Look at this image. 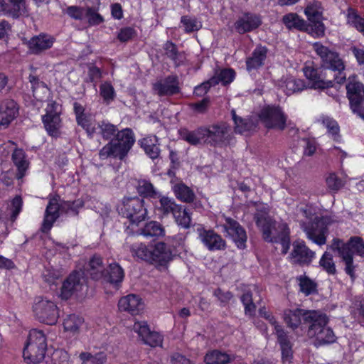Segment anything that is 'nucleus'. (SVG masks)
I'll return each instance as SVG.
<instances>
[{
	"label": "nucleus",
	"mask_w": 364,
	"mask_h": 364,
	"mask_svg": "<svg viewBox=\"0 0 364 364\" xmlns=\"http://www.w3.org/2000/svg\"><path fill=\"white\" fill-rule=\"evenodd\" d=\"M222 218L224 220L222 225L224 232L234 241L238 248L244 249L247 241L245 229L234 219L225 215H223Z\"/></svg>",
	"instance_id": "obj_14"
},
{
	"label": "nucleus",
	"mask_w": 364,
	"mask_h": 364,
	"mask_svg": "<svg viewBox=\"0 0 364 364\" xmlns=\"http://www.w3.org/2000/svg\"><path fill=\"white\" fill-rule=\"evenodd\" d=\"M241 301L245 306V314L250 316L254 314L256 306L252 301V294L249 291L244 293L241 296Z\"/></svg>",
	"instance_id": "obj_64"
},
{
	"label": "nucleus",
	"mask_w": 364,
	"mask_h": 364,
	"mask_svg": "<svg viewBox=\"0 0 364 364\" xmlns=\"http://www.w3.org/2000/svg\"><path fill=\"white\" fill-rule=\"evenodd\" d=\"M291 259L294 263L309 265L315 257V252L311 250L304 241L297 240L293 242Z\"/></svg>",
	"instance_id": "obj_18"
},
{
	"label": "nucleus",
	"mask_w": 364,
	"mask_h": 364,
	"mask_svg": "<svg viewBox=\"0 0 364 364\" xmlns=\"http://www.w3.org/2000/svg\"><path fill=\"white\" fill-rule=\"evenodd\" d=\"M77 124L82 127L91 136L97 132V126L92 114L85 112V108L77 102L73 105Z\"/></svg>",
	"instance_id": "obj_20"
},
{
	"label": "nucleus",
	"mask_w": 364,
	"mask_h": 364,
	"mask_svg": "<svg viewBox=\"0 0 364 364\" xmlns=\"http://www.w3.org/2000/svg\"><path fill=\"white\" fill-rule=\"evenodd\" d=\"M18 108L13 100H5L0 105V129H4L17 117Z\"/></svg>",
	"instance_id": "obj_22"
},
{
	"label": "nucleus",
	"mask_w": 364,
	"mask_h": 364,
	"mask_svg": "<svg viewBox=\"0 0 364 364\" xmlns=\"http://www.w3.org/2000/svg\"><path fill=\"white\" fill-rule=\"evenodd\" d=\"M23 201L19 196H16L11 202V204L7 205V209L9 213H2L0 210V220L4 221L10 215L12 220H15L21 210Z\"/></svg>",
	"instance_id": "obj_41"
},
{
	"label": "nucleus",
	"mask_w": 364,
	"mask_h": 364,
	"mask_svg": "<svg viewBox=\"0 0 364 364\" xmlns=\"http://www.w3.org/2000/svg\"><path fill=\"white\" fill-rule=\"evenodd\" d=\"M283 23L288 28H296L304 30L306 27V22L296 14L290 13L283 16Z\"/></svg>",
	"instance_id": "obj_49"
},
{
	"label": "nucleus",
	"mask_w": 364,
	"mask_h": 364,
	"mask_svg": "<svg viewBox=\"0 0 364 364\" xmlns=\"http://www.w3.org/2000/svg\"><path fill=\"white\" fill-rule=\"evenodd\" d=\"M318 122L327 129V132L334 140H338L340 138V127L338 122L332 117L326 115H321L318 119Z\"/></svg>",
	"instance_id": "obj_43"
},
{
	"label": "nucleus",
	"mask_w": 364,
	"mask_h": 364,
	"mask_svg": "<svg viewBox=\"0 0 364 364\" xmlns=\"http://www.w3.org/2000/svg\"><path fill=\"white\" fill-rule=\"evenodd\" d=\"M304 13L309 21L318 22L322 14L321 4L318 1L310 3L305 9Z\"/></svg>",
	"instance_id": "obj_55"
},
{
	"label": "nucleus",
	"mask_w": 364,
	"mask_h": 364,
	"mask_svg": "<svg viewBox=\"0 0 364 364\" xmlns=\"http://www.w3.org/2000/svg\"><path fill=\"white\" fill-rule=\"evenodd\" d=\"M176 223L183 228H188L191 225V218L190 213L179 205L178 212L173 215Z\"/></svg>",
	"instance_id": "obj_56"
},
{
	"label": "nucleus",
	"mask_w": 364,
	"mask_h": 364,
	"mask_svg": "<svg viewBox=\"0 0 364 364\" xmlns=\"http://www.w3.org/2000/svg\"><path fill=\"white\" fill-rule=\"evenodd\" d=\"M137 189L139 193L144 197L157 198L160 195L156 191L153 185L147 181H142L139 183Z\"/></svg>",
	"instance_id": "obj_59"
},
{
	"label": "nucleus",
	"mask_w": 364,
	"mask_h": 364,
	"mask_svg": "<svg viewBox=\"0 0 364 364\" xmlns=\"http://www.w3.org/2000/svg\"><path fill=\"white\" fill-rule=\"evenodd\" d=\"M121 212L124 217L129 218L132 223H138L144 220L147 214L144 200L139 197L124 198Z\"/></svg>",
	"instance_id": "obj_10"
},
{
	"label": "nucleus",
	"mask_w": 364,
	"mask_h": 364,
	"mask_svg": "<svg viewBox=\"0 0 364 364\" xmlns=\"http://www.w3.org/2000/svg\"><path fill=\"white\" fill-rule=\"evenodd\" d=\"M197 232L199 240L208 250L216 251L225 249V241L214 230L198 228Z\"/></svg>",
	"instance_id": "obj_16"
},
{
	"label": "nucleus",
	"mask_w": 364,
	"mask_h": 364,
	"mask_svg": "<svg viewBox=\"0 0 364 364\" xmlns=\"http://www.w3.org/2000/svg\"><path fill=\"white\" fill-rule=\"evenodd\" d=\"M176 197L186 203L192 202L194 200L195 194L193 191L184 183H177L173 187Z\"/></svg>",
	"instance_id": "obj_47"
},
{
	"label": "nucleus",
	"mask_w": 364,
	"mask_h": 364,
	"mask_svg": "<svg viewBox=\"0 0 364 364\" xmlns=\"http://www.w3.org/2000/svg\"><path fill=\"white\" fill-rule=\"evenodd\" d=\"M232 360V355L218 350L209 351L204 358L207 364H227Z\"/></svg>",
	"instance_id": "obj_40"
},
{
	"label": "nucleus",
	"mask_w": 364,
	"mask_h": 364,
	"mask_svg": "<svg viewBox=\"0 0 364 364\" xmlns=\"http://www.w3.org/2000/svg\"><path fill=\"white\" fill-rule=\"evenodd\" d=\"M332 249L337 250L345 264V272L353 279L355 278V265L353 264V252L364 257V242L359 237H350L347 243L338 239L333 240Z\"/></svg>",
	"instance_id": "obj_2"
},
{
	"label": "nucleus",
	"mask_w": 364,
	"mask_h": 364,
	"mask_svg": "<svg viewBox=\"0 0 364 364\" xmlns=\"http://www.w3.org/2000/svg\"><path fill=\"white\" fill-rule=\"evenodd\" d=\"M124 278V271L122 268L117 263H112L109 269L105 272L102 279L110 283L121 282Z\"/></svg>",
	"instance_id": "obj_45"
},
{
	"label": "nucleus",
	"mask_w": 364,
	"mask_h": 364,
	"mask_svg": "<svg viewBox=\"0 0 364 364\" xmlns=\"http://www.w3.org/2000/svg\"><path fill=\"white\" fill-rule=\"evenodd\" d=\"M319 266L328 274L334 275L336 273V264L331 253L325 252L319 260Z\"/></svg>",
	"instance_id": "obj_53"
},
{
	"label": "nucleus",
	"mask_w": 364,
	"mask_h": 364,
	"mask_svg": "<svg viewBox=\"0 0 364 364\" xmlns=\"http://www.w3.org/2000/svg\"><path fill=\"white\" fill-rule=\"evenodd\" d=\"M257 225L262 232L264 240L271 242H280L282 253L286 254L289 248V238L284 227H282V233L277 235L275 223L264 213H257L255 217Z\"/></svg>",
	"instance_id": "obj_6"
},
{
	"label": "nucleus",
	"mask_w": 364,
	"mask_h": 364,
	"mask_svg": "<svg viewBox=\"0 0 364 364\" xmlns=\"http://www.w3.org/2000/svg\"><path fill=\"white\" fill-rule=\"evenodd\" d=\"M140 234L146 237H162L165 236L164 227L157 221L146 223L141 229Z\"/></svg>",
	"instance_id": "obj_36"
},
{
	"label": "nucleus",
	"mask_w": 364,
	"mask_h": 364,
	"mask_svg": "<svg viewBox=\"0 0 364 364\" xmlns=\"http://www.w3.org/2000/svg\"><path fill=\"white\" fill-rule=\"evenodd\" d=\"M46 347L43 332L37 329L31 330L23 351L24 360L31 364L40 363L44 358Z\"/></svg>",
	"instance_id": "obj_5"
},
{
	"label": "nucleus",
	"mask_w": 364,
	"mask_h": 364,
	"mask_svg": "<svg viewBox=\"0 0 364 364\" xmlns=\"http://www.w3.org/2000/svg\"><path fill=\"white\" fill-rule=\"evenodd\" d=\"M135 141L134 134L130 129L117 132L115 137L106 144L99 153L101 159L108 157L123 159Z\"/></svg>",
	"instance_id": "obj_3"
},
{
	"label": "nucleus",
	"mask_w": 364,
	"mask_h": 364,
	"mask_svg": "<svg viewBox=\"0 0 364 364\" xmlns=\"http://www.w3.org/2000/svg\"><path fill=\"white\" fill-rule=\"evenodd\" d=\"M54 42L53 37L46 34H40L31 38L28 46L31 53L38 54L51 48Z\"/></svg>",
	"instance_id": "obj_28"
},
{
	"label": "nucleus",
	"mask_w": 364,
	"mask_h": 364,
	"mask_svg": "<svg viewBox=\"0 0 364 364\" xmlns=\"http://www.w3.org/2000/svg\"><path fill=\"white\" fill-rule=\"evenodd\" d=\"M259 118L264 126L268 129L283 130L286 127L287 117L279 107H263L259 114Z\"/></svg>",
	"instance_id": "obj_9"
},
{
	"label": "nucleus",
	"mask_w": 364,
	"mask_h": 364,
	"mask_svg": "<svg viewBox=\"0 0 364 364\" xmlns=\"http://www.w3.org/2000/svg\"><path fill=\"white\" fill-rule=\"evenodd\" d=\"M164 49L166 55L173 61L176 66L181 65L185 60L184 54L178 52L176 46L171 42H166Z\"/></svg>",
	"instance_id": "obj_50"
},
{
	"label": "nucleus",
	"mask_w": 364,
	"mask_h": 364,
	"mask_svg": "<svg viewBox=\"0 0 364 364\" xmlns=\"http://www.w3.org/2000/svg\"><path fill=\"white\" fill-rule=\"evenodd\" d=\"M141 148L151 159H157L160 154L159 139L156 136H149L139 141Z\"/></svg>",
	"instance_id": "obj_32"
},
{
	"label": "nucleus",
	"mask_w": 364,
	"mask_h": 364,
	"mask_svg": "<svg viewBox=\"0 0 364 364\" xmlns=\"http://www.w3.org/2000/svg\"><path fill=\"white\" fill-rule=\"evenodd\" d=\"M84 20L91 26H97L105 21L104 18L98 13L95 6L86 7Z\"/></svg>",
	"instance_id": "obj_54"
},
{
	"label": "nucleus",
	"mask_w": 364,
	"mask_h": 364,
	"mask_svg": "<svg viewBox=\"0 0 364 364\" xmlns=\"http://www.w3.org/2000/svg\"><path fill=\"white\" fill-rule=\"evenodd\" d=\"M46 112L42 117L44 127L49 135L57 137L60 135L61 127L58 104L55 102L48 103Z\"/></svg>",
	"instance_id": "obj_12"
},
{
	"label": "nucleus",
	"mask_w": 364,
	"mask_h": 364,
	"mask_svg": "<svg viewBox=\"0 0 364 364\" xmlns=\"http://www.w3.org/2000/svg\"><path fill=\"white\" fill-rule=\"evenodd\" d=\"M235 77V73L232 69L225 68L215 70L214 75L210 80L213 86L220 82L225 85L232 82Z\"/></svg>",
	"instance_id": "obj_39"
},
{
	"label": "nucleus",
	"mask_w": 364,
	"mask_h": 364,
	"mask_svg": "<svg viewBox=\"0 0 364 364\" xmlns=\"http://www.w3.org/2000/svg\"><path fill=\"white\" fill-rule=\"evenodd\" d=\"M99 129V132L105 139H109L113 136H115L117 133V127L106 122H102L97 126V130Z\"/></svg>",
	"instance_id": "obj_57"
},
{
	"label": "nucleus",
	"mask_w": 364,
	"mask_h": 364,
	"mask_svg": "<svg viewBox=\"0 0 364 364\" xmlns=\"http://www.w3.org/2000/svg\"><path fill=\"white\" fill-rule=\"evenodd\" d=\"M280 86L288 95L296 92H300L305 87L304 82L302 80L296 79L293 77H287L282 82Z\"/></svg>",
	"instance_id": "obj_44"
},
{
	"label": "nucleus",
	"mask_w": 364,
	"mask_h": 364,
	"mask_svg": "<svg viewBox=\"0 0 364 364\" xmlns=\"http://www.w3.org/2000/svg\"><path fill=\"white\" fill-rule=\"evenodd\" d=\"M205 143L212 146H222L230 139V128L225 123H218L203 127Z\"/></svg>",
	"instance_id": "obj_11"
},
{
	"label": "nucleus",
	"mask_w": 364,
	"mask_h": 364,
	"mask_svg": "<svg viewBox=\"0 0 364 364\" xmlns=\"http://www.w3.org/2000/svg\"><path fill=\"white\" fill-rule=\"evenodd\" d=\"M277 331V340L282 350V363L283 364H291L293 355L292 345L286 333H282L280 330H278Z\"/></svg>",
	"instance_id": "obj_33"
},
{
	"label": "nucleus",
	"mask_w": 364,
	"mask_h": 364,
	"mask_svg": "<svg viewBox=\"0 0 364 364\" xmlns=\"http://www.w3.org/2000/svg\"><path fill=\"white\" fill-rule=\"evenodd\" d=\"M157 198L159 200L155 204L156 209L164 216L169 214L173 215L178 212L180 205L176 204L174 199L161 195Z\"/></svg>",
	"instance_id": "obj_31"
},
{
	"label": "nucleus",
	"mask_w": 364,
	"mask_h": 364,
	"mask_svg": "<svg viewBox=\"0 0 364 364\" xmlns=\"http://www.w3.org/2000/svg\"><path fill=\"white\" fill-rule=\"evenodd\" d=\"M296 214L298 218L301 220V225L302 222L311 223L316 218L314 217V210L312 206L309 205H301L298 206L296 209Z\"/></svg>",
	"instance_id": "obj_51"
},
{
	"label": "nucleus",
	"mask_w": 364,
	"mask_h": 364,
	"mask_svg": "<svg viewBox=\"0 0 364 364\" xmlns=\"http://www.w3.org/2000/svg\"><path fill=\"white\" fill-rule=\"evenodd\" d=\"M83 322V318L78 315H68L63 321L64 330L73 335L78 333Z\"/></svg>",
	"instance_id": "obj_42"
},
{
	"label": "nucleus",
	"mask_w": 364,
	"mask_h": 364,
	"mask_svg": "<svg viewBox=\"0 0 364 364\" xmlns=\"http://www.w3.org/2000/svg\"><path fill=\"white\" fill-rule=\"evenodd\" d=\"M330 223L331 218L328 216L316 217L311 223L302 222L301 228L308 239L318 245H323L326 242L327 226Z\"/></svg>",
	"instance_id": "obj_8"
},
{
	"label": "nucleus",
	"mask_w": 364,
	"mask_h": 364,
	"mask_svg": "<svg viewBox=\"0 0 364 364\" xmlns=\"http://www.w3.org/2000/svg\"><path fill=\"white\" fill-rule=\"evenodd\" d=\"M154 89L159 95H172L179 92L178 81L176 76H168L166 79L154 85Z\"/></svg>",
	"instance_id": "obj_27"
},
{
	"label": "nucleus",
	"mask_w": 364,
	"mask_h": 364,
	"mask_svg": "<svg viewBox=\"0 0 364 364\" xmlns=\"http://www.w3.org/2000/svg\"><path fill=\"white\" fill-rule=\"evenodd\" d=\"M313 49L319 59L320 69L328 74V78L343 83L346 78V65L339 53L318 42L313 44Z\"/></svg>",
	"instance_id": "obj_1"
},
{
	"label": "nucleus",
	"mask_w": 364,
	"mask_h": 364,
	"mask_svg": "<svg viewBox=\"0 0 364 364\" xmlns=\"http://www.w3.org/2000/svg\"><path fill=\"white\" fill-rule=\"evenodd\" d=\"M316 311H305L300 309H286L284 311V320L287 326L291 328H297L301 323V320L311 325V322L306 319L308 314Z\"/></svg>",
	"instance_id": "obj_26"
},
{
	"label": "nucleus",
	"mask_w": 364,
	"mask_h": 364,
	"mask_svg": "<svg viewBox=\"0 0 364 364\" xmlns=\"http://www.w3.org/2000/svg\"><path fill=\"white\" fill-rule=\"evenodd\" d=\"M59 200L60 198L57 196L50 198L48 202L41 228L43 232H47L51 229L53 223L61 213Z\"/></svg>",
	"instance_id": "obj_23"
},
{
	"label": "nucleus",
	"mask_w": 364,
	"mask_h": 364,
	"mask_svg": "<svg viewBox=\"0 0 364 364\" xmlns=\"http://www.w3.org/2000/svg\"><path fill=\"white\" fill-rule=\"evenodd\" d=\"M100 94L105 101L109 102L115 97V92L113 86L107 82H105L100 86Z\"/></svg>",
	"instance_id": "obj_60"
},
{
	"label": "nucleus",
	"mask_w": 364,
	"mask_h": 364,
	"mask_svg": "<svg viewBox=\"0 0 364 364\" xmlns=\"http://www.w3.org/2000/svg\"><path fill=\"white\" fill-rule=\"evenodd\" d=\"M232 119L235 122V132L239 134H243L244 132L249 131L252 127V124L246 120L237 117L235 111L232 112Z\"/></svg>",
	"instance_id": "obj_58"
},
{
	"label": "nucleus",
	"mask_w": 364,
	"mask_h": 364,
	"mask_svg": "<svg viewBox=\"0 0 364 364\" xmlns=\"http://www.w3.org/2000/svg\"><path fill=\"white\" fill-rule=\"evenodd\" d=\"M267 49L263 46L257 47L246 60L247 69L250 71L257 69L264 65L267 58Z\"/></svg>",
	"instance_id": "obj_30"
},
{
	"label": "nucleus",
	"mask_w": 364,
	"mask_h": 364,
	"mask_svg": "<svg viewBox=\"0 0 364 364\" xmlns=\"http://www.w3.org/2000/svg\"><path fill=\"white\" fill-rule=\"evenodd\" d=\"M149 263L166 266L173 259V254L166 244L163 242H158L152 245Z\"/></svg>",
	"instance_id": "obj_19"
},
{
	"label": "nucleus",
	"mask_w": 364,
	"mask_h": 364,
	"mask_svg": "<svg viewBox=\"0 0 364 364\" xmlns=\"http://www.w3.org/2000/svg\"><path fill=\"white\" fill-rule=\"evenodd\" d=\"M32 311L35 318L48 325L55 324L59 318V310L54 301L44 296L35 298Z\"/></svg>",
	"instance_id": "obj_7"
},
{
	"label": "nucleus",
	"mask_w": 364,
	"mask_h": 364,
	"mask_svg": "<svg viewBox=\"0 0 364 364\" xmlns=\"http://www.w3.org/2000/svg\"><path fill=\"white\" fill-rule=\"evenodd\" d=\"M82 205V203L80 200H76L73 202L70 201H64L60 203V213H70L73 215H76L77 213V209Z\"/></svg>",
	"instance_id": "obj_62"
},
{
	"label": "nucleus",
	"mask_w": 364,
	"mask_h": 364,
	"mask_svg": "<svg viewBox=\"0 0 364 364\" xmlns=\"http://www.w3.org/2000/svg\"><path fill=\"white\" fill-rule=\"evenodd\" d=\"M262 21L259 16L253 14H245L240 16L235 23V31L243 34L258 28Z\"/></svg>",
	"instance_id": "obj_25"
},
{
	"label": "nucleus",
	"mask_w": 364,
	"mask_h": 364,
	"mask_svg": "<svg viewBox=\"0 0 364 364\" xmlns=\"http://www.w3.org/2000/svg\"><path fill=\"white\" fill-rule=\"evenodd\" d=\"M11 8L6 4V11H2L1 15L11 16L18 18L26 13L24 0H10Z\"/></svg>",
	"instance_id": "obj_48"
},
{
	"label": "nucleus",
	"mask_w": 364,
	"mask_h": 364,
	"mask_svg": "<svg viewBox=\"0 0 364 364\" xmlns=\"http://www.w3.org/2000/svg\"><path fill=\"white\" fill-rule=\"evenodd\" d=\"M85 284V279L82 276L81 271L70 274L63 284L60 294L62 299H68L73 294L82 291Z\"/></svg>",
	"instance_id": "obj_17"
},
{
	"label": "nucleus",
	"mask_w": 364,
	"mask_h": 364,
	"mask_svg": "<svg viewBox=\"0 0 364 364\" xmlns=\"http://www.w3.org/2000/svg\"><path fill=\"white\" fill-rule=\"evenodd\" d=\"M29 81L32 86L33 95L36 100L43 101L48 97L49 95V89L43 82L40 81L33 75L29 76Z\"/></svg>",
	"instance_id": "obj_38"
},
{
	"label": "nucleus",
	"mask_w": 364,
	"mask_h": 364,
	"mask_svg": "<svg viewBox=\"0 0 364 364\" xmlns=\"http://www.w3.org/2000/svg\"><path fill=\"white\" fill-rule=\"evenodd\" d=\"M152 245H146L143 242H135L130 247L132 255L142 261L149 262Z\"/></svg>",
	"instance_id": "obj_34"
},
{
	"label": "nucleus",
	"mask_w": 364,
	"mask_h": 364,
	"mask_svg": "<svg viewBox=\"0 0 364 364\" xmlns=\"http://www.w3.org/2000/svg\"><path fill=\"white\" fill-rule=\"evenodd\" d=\"M306 319L311 322L307 334L310 338H315L318 345L332 343L336 336L330 327L326 326L328 318L319 311L312 312L307 315Z\"/></svg>",
	"instance_id": "obj_4"
},
{
	"label": "nucleus",
	"mask_w": 364,
	"mask_h": 364,
	"mask_svg": "<svg viewBox=\"0 0 364 364\" xmlns=\"http://www.w3.org/2000/svg\"><path fill=\"white\" fill-rule=\"evenodd\" d=\"M180 135L183 140L187 141L191 145L200 144L205 143V133L203 127H199L193 131L183 129L180 131Z\"/></svg>",
	"instance_id": "obj_35"
},
{
	"label": "nucleus",
	"mask_w": 364,
	"mask_h": 364,
	"mask_svg": "<svg viewBox=\"0 0 364 364\" xmlns=\"http://www.w3.org/2000/svg\"><path fill=\"white\" fill-rule=\"evenodd\" d=\"M12 161L18 169V178H23L29 165V162L26 159L23 150L21 149H16L12 154Z\"/></svg>",
	"instance_id": "obj_37"
},
{
	"label": "nucleus",
	"mask_w": 364,
	"mask_h": 364,
	"mask_svg": "<svg viewBox=\"0 0 364 364\" xmlns=\"http://www.w3.org/2000/svg\"><path fill=\"white\" fill-rule=\"evenodd\" d=\"M303 70L304 75L311 81V87L314 89H323L333 86V80L328 78V74L324 73L321 69L319 73L317 69L309 66L305 67Z\"/></svg>",
	"instance_id": "obj_21"
},
{
	"label": "nucleus",
	"mask_w": 364,
	"mask_h": 364,
	"mask_svg": "<svg viewBox=\"0 0 364 364\" xmlns=\"http://www.w3.org/2000/svg\"><path fill=\"white\" fill-rule=\"evenodd\" d=\"M347 23L364 36V18L358 15L352 9L348 10Z\"/></svg>",
	"instance_id": "obj_52"
},
{
	"label": "nucleus",
	"mask_w": 364,
	"mask_h": 364,
	"mask_svg": "<svg viewBox=\"0 0 364 364\" xmlns=\"http://www.w3.org/2000/svg\"><path fill=\"white\" fill-rule=\"evenodd\" d=\"M181 22L186 32H193L201 28V23L196 18L190 16H185L181 17Z\"/></svg>",
	"instance_id": "obj_61"
},
{
	"label": "nucleus",
	"mask_w": 364,
	"mask_h": 364,
	"mask_svg": "<svg viewBox=\"0 0 364 364\" xmlns=\"http://www.w3.org/2000/svg\"><path fill=\"white\" fill-rule=\"evenodd\" d=\"M347 95L353 112L361 115L364 110V86L355 78H349L346 85Z\"/></svg>",
	"instance_id": "obj_13"
},
{
	"label": "nucleus",
	"mask_w": 364,
	"mask_h": 364,
	"mask_svg": "<svg viewBox=\"0 0 364 364\" xmlns=\"http://www.w3.org/2000/svg\"><path fill=\"white\" fill-rule=\"evenodd\" d=\"M300 291L305 295H309L316 290V284L309 278L306 277H300L299 279Z\"/></svg>",
	"instance_id": "obj_63"
},
{
	"label": "nucleus",
	"mask_w": 364,
	"mask_h": 364,
	"mask_svg": "<svg viewBox=\"0 0 364 364\" xmlns=\"http://www.w3.org/2000/svg\"><path fill=\"white\" fill-rule=\"evenodd\" d=\"M81 273L82 276L89 275L95 280L102 279L105 275V267L102 258L99 256H93L85 267V272H81Z\"/></svg>",
	"instance_id": "obj_29"
},
{
	"label": "nucleus",
	"mask_w": 364,
	"mask_h": 364,
	"mask_svg": "<svg viewBox=\"0 0 364 364\" xmlns=\"http://www.w3.org/2000/svg\"><path fill=\"white\" fill-rule=\"evenodd\" d=\"M80 364H105L107 360L106 354L98 352L92 354L89 352H82L79 355Z\"/></svg>",
	"instance_id": "obj_46"
},
{
	"label": "nucleus",
	"mask_w": 364,
	"mask_h": 364,
	"mask_svg": "<svg viewBox=\"0 0 364 364\" xmlns=\"http://www.w3.org/2000/svg\"><path fill=\"white\" fill-rule=\"evenodd\" d=\"M118 307L121 311H126L132 315H136L143 310L144 302L139 296L129 294L119 299Z\"/></svg>",
	"instance_id": "obj_24"
},
{
	"label": "nucleus",
	"mask_w": 364,
	"mask_h": 364,
	"mask_svg": "<svg viewBox=\"0 0 364 364\" xmlns=\"http://www.w3.org/2000/svg\"><path fill=\"white\" fill-rule=\"evenodd\" d=\"M132 329L145 344L151 347L161 346L163 336L157 332L151 331L146 321H135Z\"/></svg>",
	"instance_id": "obj_15"
}]
</instances>
